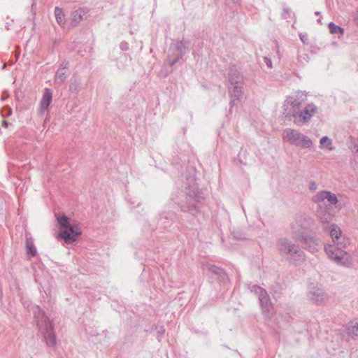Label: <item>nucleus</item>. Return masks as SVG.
<instances>
[{
	"label": "nucleus",
	"mask_w": 358,
	"mask_h": 358,
	"mask_svg": "<svg viewBox=\"0 0 358 358\" xmlns=\"http://www.w3.org/2000/svg\"><path fill=\"white\" fill-rule=\"evenodd\" d=\"M57 220L60 227L64 229L59 234V236L64 239L66 243H71L76 241L78 237L82 234V230L78 223L70 224L66 216H58Z\"/></svg>",
	"instance_id": "obj_1"
},
{
	"label": "nucleus",
	"mask_w": 358,
	"mask_h": 358,
	"mask_svg": "<svg viewBox=\"0 0 358 358\" xmlns=\"http://www.w3.org/2000/svg\"><path fill=\"white\" fill-rule=\"evenodd\" d=\"M329 29L331 34H339V36L343 34V29L333 22L329 24Z\"/></svg>",
	"instance_id": "obj_12"
},
{
	"label": "nucleus",
	"mask_w": 358,
	"mask_h": 358,
	"mask_svg": "<svg viewBox=\"0 0 358 358\" xmlns=\"http://www.w3.org/2000/svg\"><path fill=\"white\" fill-rule=\"evenodd\" d=\"M349 334L358 336V320L352 322L350 327L348 328Z\"/></svg>",
	"instance_id": "obj_14"
},
{
	"label": "nucleus",
	"mask_w": 358,
	"mask_h": 358,
	"mask_svg": "<svg viewBox=\"0 0 358 358\" xmlns=\"http://www.w3.org/2000/svg\"><path fill=\"white\" fill-rule=\"evenodd\" d=\"M299 134L294 130H287L285 131V138H288L294 143H296Z\"/></svg>",
	"instance_id": "obj_10"
},
{
	"label": "nucleus",
	"mask_w": 358,
	"mask_h": 358,
	"mask_svg": "<svg viewBox=\"0 0 358 358\" xmlns=\"http://www.w3.org/2000/svg\"><path fill=\"white\" fill-rule=\"evenodd\" d=\"M55 15L58 24L60 25L64 24L65 19L62 10L58 7H56L55 9Z\"/></svg>",
	"instance_id": "obj_11"
},
{
	"label": "nucleus",
	"mask_w": 358,
	"mask_h": 358,
	"mask_svg": "<svg viewBox=\"0 0 358 358\" xmlns=\"http://www.w3.org/2000/svg\"><path fill=\"white\" fill-rule=\"evenodd\" d=\"M293 107H296V106H299L300 105V103L296 101H294L292 103Z\"/></svg>",
	"instance_id": "obj_17"
},
{
	"label": "nucleus",
	"mask_w": 358,
	"mask_h": 358,
	"mask_svg": "<svg viewBox=\"0 0 358 358\" xmlns=\"http://www.w3.org/2000/svg\"><path fill=\"white\" fill-rule=\"evenodd\" d=\"M315 201L320 203L324 201L326 204L325 200L328 202V204L332 205L337 203V198L335 194H331L329 192H322L317 194L315 197Z\"/></svg>",
	"instance_id": "obj_5"
},
{
	"label": "nucleus",
	"mask_w": 358,
	"mask_h": 358,
	"mask_svg": "<svg viewBox=\"0 0 358 358\" xmlns=\"http://www.w3.org/2000/svg\"><path fill=\"white\" fill-rule=\"evenodd\" d=\"M330 235L334 242L336 243L341 235L340 228L335 224L331 226Z\"/></svg>",
	"instance_id": "obj_7"
},
{
	"label": "nucleus",
	"mask_w": 358,
	"mask_h": 358,
	"mask_svg": "<svg viewBox=\"0 0 358 358\" xmlns=\"http://www.w3.org/2000/svg\"><path fill=\"white\" fill-rule=\"evenodd\" d=\"M300 38L303 41V43H306V37L304 36H301Z\"/></svg>",
	"instance_id": "obj_18"
},
{
	"label": "nucleus",
	"mask_w": 358,
	"mask_h": 358,
	"mask_svg": "<svg viewBox=\"0 0 358 358\" xmlns=\"http://www.w3.org/2000/svg\"><path fill=\"white\" fill-rule=\"evenodd\" d=\"M357 151H358V149H357Z\"/></svg>",
	"instance_id": "obj_19"
},
{
	"label": "nucleus",
	"mask_w": 358,
	"mask_h": 358,
	"mask_svg": "<svg viewBox=\"0 0 358 358\" xmlns=\"http://www.w3.org/2000/svg\"><path fill=\"white\" fill-rule=\"evenodd\" d=\"M331 140L327 136H324L320 140V144L322 148H327L329 150H332Z\"/></svg>",
	"instance_id": "obj_13"
},
{
	"label": "nucleus",
	"mask_w": 358,
	"mask_h": 358,
	"mask_svg": "<svg viewBox=\"0 0 358 358\" xmlns=\"http://www.w3.org/2000/svg\"><path fill=\"white\" fill-rule=\"evenodd\" d=\"M316 111L317 108L314 105L310 104L308 105L303 111L299 113L294 111L293 115L295 117H298L300 121L306 122L310 120L311 117L315 115Z\"/></svg>",
	"instance_id": "obj_3"
},
{
	"label": "nucleus",
	"mask_w": 358,
	"mask_h": 358,
	"mask_svg": "<svg viewBox=\"0 0 358 358\" xmlns=\"http://www.w3.org/2000/svg\"><path fill=\"white\" fill-rule=\"evenodd\" d=\"M309 243H310V245H309L310 248L311 247L310 244H313L314 245H317V241L313 239V238L309 239Z\"/></svg>",
	"instance_id": "obj_16"
},
{
	"label": "nucleus",
	"mask_w": 358,
	"mask_h": 358,
	"mask_svg": "<svg viewBox=\"0 0 358 358\" xmlns=\"http://www.w3.org/2000/svg\"><path fill=\"white\" fill-rule=\"evenodd\" d=\"M52 95L50 90L45 89L40 102V110L41 113H43L48 108L52 101Z\"/></svg>",
	"instance_id": "obj_6"
},
{
	"label": "nucleus",
	"mask_w": 358,
	"mask_h": 358,
	"mask_svg": "<svg viewBox=\"0 0 358 358\" xmlns=\"http://www.w3.org/2000/svg\"><path fill=\"white\" fill-rule=\"evenodd\" d=\"M27 248L29 253H31L32 256H35L36 254V250L34 245L32 243H27Z\"/></svg>",
	"instance_id": "obj_15"
},
{
	"label": "nucleus",
	"mask_w": 358,
	"mask_h": 358,
	"mask_svg": "<svg viewBox=\"0 0 358 358\" xmlns=\"http://www.w3.org/2000/svg\"><path fill=\"white\" fill-rule=\"evenodd\" d=\"M296 145L302 148H310L312 145V141L307 137L299 136Z\"/></svg>",
	"instance_id": "obj_8"
},
{
	"label": "nucleus",
	"mask_w": 358,
	"mask_h": 358,
	"mask_svg": "<svg viewBox=\"0 0 358 358\" xmlns=\"http://www.w3.org/2000/svg\"><path fill=\"white\" fill-rule=\"evenodd\" d=\"M299 134L294 130H287L285 131V138H288L294 143H296Z\"/></svg>",
	"instance_id": "obj_9"
},
{
	"label": "nucleus",
	"mask_w": 358,
	"mask_h": 358,
	"mask_svg": "<svg viewBox=\"0 0 358 358\" xmlns=\"http://www.w3.org/2000/svg\"><path fill=\"white\" fill-rule=\"evenodd\" d=\"M325 251L329 258L338 264L347 266L351 263L350 256L345 251L341 250L334 245L325 247Z\"/></svg>",
	"instance_id": "obj_2"
},
{
	"label": "nucleus",
	"mask_w": 358,
	"mask_h": 358,
	"mask_svg": "<svg viewBox=\"0 0 358 358\" xmlns=\"http://www.w3.org/2000/svg\"><path fill=\"white\" fill-rule=\"evenodd\" d=\"M45 331L44 332V339L49 346H55L56 344L55 335L53 331L52 324L49 320H45Z\"/></svg>",
	"instance_id": "obj_4"
}]
</instances>
